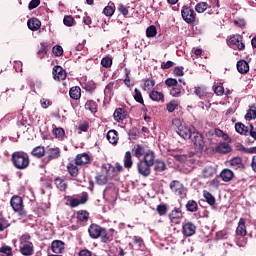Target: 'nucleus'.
Segmentation results:
<instances>
[{
  "instance_id": "9d476101",
  "label": "nucleus",
  "mask_w": 256,
  "mask_h": 256,
  "mask_svg": "<svg viewBox=\"0 0 256 256\" xmlns=\"http://www.w3.org/2000/svg\"><path fill=\"white\" fill-rule=\"evenodd\" d=\"M182 19L186 23H195V11L189 7H184L181 11Z\"/></svg>"
},
{
  "instance_id": "2f4dec72",
  "label": "nucleus",
  "mask_w": 256,
  "mask_h": 256,
  "mask_svg": "<svg viewBox=\"0 0 256 256\" xmlns=\"http://www.w3.org/2000/svg\"><path fill=\"white\" fill-rule=\"evenodd\" d=\"M203 197H204L206 203H208V205H211V206L215 205V201H216L215 196H213V194H211L209 191L204 190Z\"/></svg>"
},
{
  "instance_id": "a18cd8bd",
  "label": "nucleus",
  "mask_w": 256,
  "mask_h": 256,
  "mask_svg": "<svg viewBox=\"0 0 256 256\" xmlns=\"http://www.w3.org/2000/svg\"><path fill=\"white\" fill-rule=\"evenodd\" d=\"M242 165V160L240 157H234L230 160V167H233L234 169H239Z\"/></svg>"
},
{
  "instance_id": "58836bf2",
  "label": "nucleus",
  "mask_w": 256,
  "mask_h": 256,
  "mask_svg": "<svg viewBox=\"0 0 256 256\" xmlns=\"http://www.w3.org/2000/svg\"><path fill=\"white\" fill-rule=\"evenodd\" d=\"M85 109H87L91 113H97V103L93 100H89L85 104Z\"/></svg>"
},
{
  "instance_id": "864d4df0",
  "label": "nucleus",
  "mask_w": 256,
  "mask_h": 256,
  "mask_svg": "<svg viewBox=\"0 0 256 256\" xmlns=\"http://www.w3.org/2000/svg\"><path fill=\"white\" fill-rule=\"evenodd\" d=\"M181 86H174L171 90H170V95L172 97H181Z\"/></svg>"
},
{
  "instance_id": "20e7f679",
  "label": "nucleus",
  "mask_w": 256,
  "mask_h": 256,
  "mask_svg": "<svg viewBox=\"0 0 256 256\" xmlns=\"http://www.w3.org/2000/svg\"><path fill=\"white\" fill-rule=\"evenodd\" d=\"M235 243L238 247H245V235H247V226H245V220L240 218L238 226L236 228Z\"/></svg>"
},
{
  "instance_id": "c85d7f7f",
  "label": "nucleus",
  "mask_w": 256,
  "mask_h": 256,
  "mask_svg": "<svg viewBox=\"0 0 256 256\" xmlns=\"http://www.w3.org/2000/svg\"><path fill=\"white\" fill-rule=\"evenodd\" d=\"M132 151L137 159H141L145 155V147L141 144L135 145Z\"/></svg>"
},
{
  "instance_id": "1a4fd4ad",
  "label": "nucleus",
  "mask_w": 256,
  "mask_h": 256,
  "mask_svg": "<svg viewBox=\"0 0 256 256\" xmlns=\"http://www.w3.org/2000/svg\"><path fill=\"white\" fill-rule=\"evenodd\" d=\"M151 164L144 162L143 160H139L137 163L138 173L142 175V177H149L151 175Z\"/></svg>"
},
{
  "instance_id": "69168bd1",
  "label": "nucleus",
  "mask_w": 256,
  "mask_h": 256,
  "mask_svg": "<svg viewBox=\"0 0 256 256\" xmlns=\"http://www.w3.org/2000/svg\"><path fill=\"white\" fill-rule=\"evenodd\" d=\"M9 227V223H7V220L0 217V231H5Z\"/></svg>"
},
{
  "instance_id": "412c9836",
  "label": "nucleus",
  "mask_w": 256,
  "mask_h": 256,
  "mask_svg": "<svg viewBox=\"0 0 256 256\" xmlns=\"http://www.w3.org/2000/svg\"><path fill=\"white\" fill-rule=\"evenodd\" d=\"M106 139L111 143L112 145H117L119 141V134L117 133V130H110L107 132Z\"/></svg>"
},
{
  "instance_id": "a878e982",
  "label": "nucleus",
  "mask_w": 256,
  "mask_h": 256,
  "mask_svg": "<svg viewBox=\"0 0 256 256\" xmlns=\"http://www.w3.org/2000/svg\"><path fill=\"white\" fill-rule=\"evenodd\" d=\"M220 177H221L222 181H224V183H229V181H231V179H233L234 174H233V171L226 168L221 171Z\"/></svg>"
},
{
  "instance_id": "6e6d98bb",
  "label": "nucleus",
  "mask_w": 256,
  "mask_h": 256,
  "mask_svg": "<svg viewBox=\"0 0 256 256\" xmlns=\"http://www.w3.org/2000/svg\"><path fill=\"white\" fill-rule=\"evenodd\" d=\"M40 105H41L42 109H49V107H51V105H53V102H51V100H49V99L41 98Z\"/></svg>"
},
{
  "instance_id": "a211bd4d",
  "label": "nucleus",
  "mask_w": 256,
  "mask_h": 256,
  "mask_svg": "<svg viewBox=\"0 0 256 256\" xmlns=\"http://www.w3.org/2000/svg\"><path fill=\"white\" fill-rule=\"evenodd\" d=\"M140 161H144V163H148V165H155V152L153 150H148L144 153L143 158Z\"/></svg>"
},
{
  "instance_id": "dca6fc26",
  "label": "nucleus",
  "mask_w": 256,
  "mask_h": 256,
  "mask_svg": "<svg viewBox=\"0 0 256 256\" xmlns=\"http://www.w3.org/2000/svg\"><path fill=\"white\" fill-rule=\"evenodd\" d=\"M51 249L56 255H59V253L65 251V243L61 240H54L51 244Z\"/></svg>"
},
{
  "instance_id": "13d9d810",
  "label": "nucleus",
  "mask_w": 256,
  "mask_h": 256,
  "mask_svg": "<svg viewBox=\"0 0 256 256\" xmlns=\"http://www.w3.org/2000/svg\"><path fill=\"white\" fill-rule=\"evenodd\" d=\"M147 37H155L157 35V28L155 26H150L146 29Z\"/></svg>"
},
{
  "instance_id": "6ab92c4d",
  "label": "nucleus",
  "mask_w": 256,
  "mask_h": 256,
  "mask_svg": "<svg viewBox=\"0 0 256 256\" xmlns=\"http://www.w3.org/2000/svg\"><path fill=\"white\" fill-rule=\"evenodd\" d=\"M169 217L172 223H175L177 225V223H179V220L183 219V213L181 212V209L175 208L174 210H172Z\"/></svg>"
},
{
  "instance_id": "423d86ee",
  "label": "nucleus",
  "mask_w": 256,
  "mask_h": 256,
  "mask_svg": "<svg viewBox=\"0 0 256 256\" xmlns=\"http://www.w3.org/2000/svg\"><path fill=\"white\" fill-rule=\"evenodd\" d=\"M228 45L232 49H238V51H243L245 49V43H243V36L236 34L230 36L228 39Z\"/></svg>"
},
{
  "instance_id": "09e8293b",
  "label": "nucleus",
  "mask_w": 256,
  "mask_h": 256,
  "mask_svg": "<svg viewBox=\"0 0 256 256\" xmlns=\"http://www.w3.org/2000/svg\"><path fill=\"white\" fill-rule=\"evenodd\" d=\"M63 23L66 27H73L75 19L73 18V16L66 15L64 16Z\"/></svg>"
},
{
  "instance_id": "5701e85b",
  "label": "nucleus",
  "mask_w": 256,
  "mask_h": 256,
  "mask_svg": "<svg viewBox=\"0 0 256 256\" xmlns=\"http://www.w3.org/2000/svg\"><path fill=\"white\" fill-rule=\"evenodd\" d=\"M35 251L33 243L20 246V253L24 256H31Z\"/></svg>"
},
{
  "instance_id": "f3484780",
  "label": "nucleus",
  "mask_w": 256,
  "mask_h": 256,
  "mask_svg": "<svg viewBox=\"0 0 256 256\" xmlns=\"http://www.w3.org/2000/svg\"><path fill=\"white\" fill-rule=\"evenodd\" d=\"M215 173H217V169L212 165H208L202 169L201 177H203V179H209L213 177Z\"/></svg>"
},
{
  "instance_id": "6e6552de",
  "label": "nucleus",
  "mask_w": 256,
  "mask_h": 256,
  "mask_svg": "<svg viewBox=\"0 0 256 256\" xmlns=\"http://www.w3.org/2000/svg\"><path fill=\"white\" fill-rule=\"evenodd\" d=\"M190 139L192 140V143H194V147L197 151H203L205 148V140H203V135H201V133L194 130Z\"/></svg>"
},
{
  "instance_id": "2eb2a0df",
  "label": "nucleus",
  "mask_w": 256,
  "mask_h": 256,
  "mask_svg": "<svg viewBox=\"0 0 256 256\" xmlns=\"http://www.w3.org/2000/svg\"><path fill=\"white\" fill-rule=\"evenodd\" d=\"M13 211H21L23 209V198L21 196H13L10 200Z\"/></svg>"
},
{
  "instance_id": "f257e3e1",
  "label": "nucleus",
  "mask_w": 256,
  "mask_h": 256,
  "mask_svg": "<svg viewBox=\"0 0 256 256\" xmlns=\"http://www.w3.org/2000/svg\"><path fill=\"white\" fill-rule=\"evenodd\" d=\"M88 233L91 239H102L103 243H109V241L113 240V236L107 233V229L99 226L98 224H91L88 228Z\"/></svg>"
},
{
  "instance_id": "a19ab883",
  "label": "nucleus",
  "mask_w": 256,
  "mask_h": 256,
  "mask_svg": "<svg viewBox=\"0 0 256 256\" xmlns=\"http://www.w3.org/2000/svg\"><path fill=\"white\" fill-rule=\"evenodd\" d=\"M186 209L190 213H195L198 209L197 202L195 200H189L186 204Z\"/></svg>"
},
{
  "instance_id": "0eeeda50",
  "label": "nucleus",
  "mask_w": 256,
  "mask_h": 256,
  "mask_svg": "<svg viewBox=\"0 0 256 256\" xmlns=\"http://www.w3.org/2000/svg\"><path fill=\"white\" fill-rule=\"evenodd\" d=\"M170 189L172 193L178 195V197H185L187 195V190L185 186L179 180H174L170 183Z\"/></svg>"
},
{
  "instance_id": "338daca9",
  "label": "nucleus",
  "mask_w": 256,
  "mask_h": 256,
  "mask_svg": "<svg viewBox=\"0 0 256 256\" xmlns=\"http://www.w3.org/2000/svg\"><path fill=\"white\" fill-rule=\"evenodd\" d=\"M0 253H3L6 256L11 255V247L9 246H4L0 248Z\"/></svg>"
},
{
  "instance_id": "774afa93",
  "label": "nucleus",
  "mask_w": 256,
  "mask_h": 256,
  "mask_svg": "<svg viewBox=\"0 0 256 256\" xmlns=\"http://www.w3.org/2000/svg\"><path fill=\"white\" fill-rule=\"evenodd\" d=\"M248 135L256 141V129L253 127V124L250 125V130L248 131Z\"/></svg>"
},
{
  "instance_id": "aec40b11",
  "label": "nucleus",
  "mask_w": 256,
  "mask_h": 256,
  "mask_svg": "<svg viewBox=\"0 0 256 256\" xmlns=\"http://www.w3.org/2000/svg\"><path fill=\"white\" fill-rule=\"evenodd\" d=\"M90 157L87 153L78 154L75 158V165L83 166L89 163Z\"/></svg>"
},
{
  "instance_id": "9b49d317",
  "label": "nucleus",
  "mask_w": 256,
  "mask_h": 256,
  "mask_svg": "<svg viewBox=\"0 0 256 256\" xmlns=\"http://www.w3.org/2000/svg\"><path fill=\"white\" fill-rule=\"evenodd\" d=\"M196 231L197 227L192 222H186L182 226V233L184 237H193Z\"/></svg>"
},
{
  "instance_id": "4c0bfd02",
  "label": "nucleus",
  "mask_w": 256,
  "mask_h": 256,
  "mask_svg": "<svg viewBox=\"0 0 256 256\" xmlns=\"http://www.w3.org/2000/svg\"><path fill=\"white\" fill-rule=\"evenodd\" d=\"M109 181V174H100L96 176V182L98 185H107V182Z\"/></svg>"
},
{
  "instance_id": "bb28decb",
  "label": "nucleus",
  "mask_w": 256,
  "mask_h": 256,
  "mask_svg": "<svg viewBox=\"0 0 256 256\" xmlns=\"http://www.w3.org/2000/svg\"><path fill=\"white\" fill-rule=\"evenodd\" d=\"M216 151L222 154L231 153V145L227 142H221L217 145Z\"/></svg>"
},
{
  "instance_id": "e2e57ef3",
  "label": "nucleus",
  "mask_w": 256,
  "mask_h": 256,
  "mask_svg": "<svg viewBox=\"0 0 256 256\" xmlns=\"http://www.w3.org/2000/svg\"><path fill=\"white\" fill-rule=\"evenodd\" d=\"M214 93H216L218 96H221L225 93V88L221 85L213 86Z\"/></svg>"
},
{
  "instance_id": "37998d69",
  "label": "nucleus",
  "mask_w": 256,
  "mask_h": 256,
  "mask_svg": "<svg viewBox=\"0 0 256 256\" xmlns=\"http://www.w3.org/2000/svg\"><path fill=\"white\" fill-rule=\"evenodd\" d=\"M77 219L78 221H89V212L82 210V211H78L77 213Z\"/></svg>"
},
{
  "instance_id": "4468645a",
  "label": "nucleus",
  "mask_w": 256,
  "mask_h": 256,
  "mask_svg": "<svg viewBox=\"0 0 256 256\" xmlns=\"http://www.w3.org/2000/svg\"><path fill=\"white\" fill-rule=\"evenodd\" d=\"M47 161H52V159H59L61 157V150L59 148H48L45 152Z\"/></svg>"
},
{
  "instance_id": "603ef678",
  "label": "nucleus",
  "mask_w": 256,
  "mask_h": 256,
  "mask_svg": "<svg viewBox=\"0 0 256 256\" xmlns=\"http://www.w3.org/2000/svg\"><path fill=\"white\" fill-rule=\"evenodd\" d=\"M104 15H106V17H112V15L115 13V6L110 5V6H106L103 10Z\"/></svg>"
},
{
  "instance_id": "052dcab7",
  "label": "nucleus",
  "mask_w": 256,
  "mask_h": 256,
  "mask_svg": "<svg viewBox=\"0 0 256 256\" xmlns=\"http://www.w3.org/2000/svg\"><path fill=\"white\" fill-rule=\"evenodd\" d=\"M177 79H174V78H168L165 80V85L167 87H177Z\"/></svg>"
},
{
  "instance_id": "0e129e2a",
  "label": "nucleus",
  "mask_w": 256,
  "mask_h": 256,
  "mask_svg": "<svg viewBox=\"0 0 256 256\" xmlns=\"http://www.w3.org/2000/svg\"><path fill=\"white\" fill-rule=\"evenodd\" d=\"M96 87H97V84H95V82L93 81H88L86 83V91H95Z\"/></svg>"
},
{
  "instance_id": "49530a36",
  "label": "nucleus",
  "mask_w": 256,
  "mask_h": 256,
  "mask_svg": "<svg viewBox=\"0 0 256 256\" xmlns=\"http://www.w3.org/2000/svg\"><path fill=\"white\" fill-rule=\"evenodd\" d=\"M53 135L56 139H63L65 137V130L63 128H54Z\"/></svg>"
},
{
  "instance_id": "39448f33",
  "label": "nucleus",
  "mask_w": 256,
  "mask_h": 256,
  "mask_svg": "<svg viewBox=\"0 0 256 256\" xmlns=\"http://www.w3.org/2000/svg\"><path fill=\"white\" fill-rule=\"evenodd\" d=\"M89 199L87 192H82L80 197L65 196L66 205L72 208L79 207V205H85Z\"/></svg>"
},
{
  "instance_id": "f8f14e48",
  "label": "nucleus",
  "mask_w": 256,
  "mask_h": 256,
  "mask_svg": "<svg viewBox=\"0 0 256 256\" xmlns=\"http://www.w3.org/2000/svg\"><path fill=\"white\" fill-rule=\"evenodd\" d=\"M52 74L55 81H65L67 79V72L61 66H54Z\"/></svg>"
},
{
  "instance_id": "c9c22d12",
  "label": "nucleus",
  "mask_w": 256,
  "mask_h": 256,
  "mask_svg": "<svg viewBox=\"0 0 256 256\" xmlns=\"http://www.w3.org/2000/svg\"><path fill=\"white\" fill-rule=\"evenodd\" d=\"M54 183H55L57 189H59V191H66L67 190V183L65 182L64 179L56 178Z\"/></svg>"
},
{
  "instance_id": "f704fd0d",
  "label": "nucleus",
  "mask_w": 256,
  "mask_h": 256,
  "mask_svg": "<svg viewBox=\"0 0 256 256\" xmlns=\"http://www.w3.org/2000/svg\"><path fill=\"white\" fill-rule=\"evenodd\" d=\"M166 169L167 166L162 160L154 161V170L157 171V173H162V171H165Z\"/></svg>"
},
{
  "instance_id": "c756f323",
  "label": "nucleus",
  "mask_w": 256,
  "mask_h": 256,
  "mask_svg": "<svg viewBox=\"0 0 256 256\" xmlns=\"http://www.w3.org/2000/svg\"><path fill=\"white\" fill-rule=\"evenodd\" d=\"M69 94L71 99L77 101V99H81V88L79 86L72 87Z\"/></svg>"
},
{
  "instance_id": "72a5a7b5",
  "label": "nucleus",
  "mask_w": 256,
  "mask_h": 256,
  "mask_svg": "<svg viewBox=\"0 0 256 256\" xmlns=\"http://www.w3.org/2000/svg\"><path fill=\"white\" fill-rule=\"evenodd\" d=\"M124 167L126 169H131L133 167V160L131 158V152L127 151L124 156Z\"/></svg>"
},
{
  "instance_id": "ddd939ff",
  "label": "nucleus",
  "mask_w": 256,
  "mask_h": 256,
  "mask_svg": "<svg viewBox=\"0 0 256 256\" xmlns=\"http://www.w3.org/2000/svg\"><path fill=\"white\" fill-rule=\"evenodd\" d=\"M119 87H121V85L119 84V81L110 82L104 89L105 97H108V99H111L113 97V89H119Z\"/></svg>"
},
{
  "instance_id": "f03ea898",
  "label": "nucleus",
  "mask_w": 256,
  "mask_h": 256,
  "mask_svg": "<svg viewBox=\"0 0 256 256\" xmlns=\"http://www.w3.org/2000/svg\"><path fill=\"white\" fill-rule=\"evenodd\" d=\"M172 125L174 129H176V133L182 137V139H191V136L195 132V127L193 126H186L181 122V119L175 118L172 121Z\"/></svg>"
},
{
  "instance_id": "8fccbe9b",
  "label": "nucleus",
  "mask_w": 256,
  "mask_h": 256,
  "mask_svg": "<svg viewBox=\"0 0 256 256\" xmlns=\"http://www.w3.org/2000/svg\"><path fill=\"white\" fill-rule=\"evenodd\" d=\"M207 7V3L200 2L195 6V11H197V13H204L205 11H207Z\"/></svg>"
},
{
  "instance_id": "393cba45",
  "label": "nucleus",
  "mask_w": 256,
  "mask_h": 256,
  "mask_svg": "<svg viewBox=\"0 0 256 256\" xmlns=\"http://www.w3.org/2000/svg\"><path fill=\"white\" fill-rule=\"evenodd\" d=\"M113 117L117 123H120V121H124V119L127 117V113L125 112V109L117 108L114 111Z\"/></svg>"
},
{
  "instance_id": "3c124183",
  "label": "nucleus",
  "mask_w": 256,
  "mask_h": 256,
  "mask_svg": "<svg viewBox=\"0 0 256 256\" xmlns=\"http://www.w3.org/2000/svg\"><path fill=\"white\" fill-rule=\"evenodd\" d=\"M134 99L137 103H140L141 105H143L144 101H143V95L141 94V91H139V89L135 88L134 90Z\"/></svg>"
},
{
  "instance_id": "4be33fe9",
  "label": "nucleus",
  "mask_w": 256,
  "mask_h": 256,
  "mask_svg": "<svg viewBox=\"0 0 256 256\" xmlns=\"http://www.w3.org/2000/svg\"><path fill=\"white\" fill-rule=\"evenodd\" d=\"M238 73L245 75V73H249V63L245 60H240L236 64Z\"/></svg>"
},
{
  "instance_id": "c03bdc74",
  "label": "nucleus",
  "mask_w": 256,
  "mask_h": 256,
  "mask_svg": "<svg viewBox=\"0 0 256 256\" xmlns=\"http://www.w3.org/2000/svg\"><path fill=\"white\" fill-rule=\"evenodd\" d=\"M19 241H20V247L23 245H29V244L33 243V242H31V235H29L27 233L22 235L20 237Z\"/></svg>"
},
{
  "instance_id": "de8ad7c7",
  "label": "nucleus",
  "mask_w": 256,
  "mask_h": 256,
  "mask_svg": "<svg viewBox=\"0 0 256 256\" xmlns=\"http://www.w3.org/2000/svg\"><path fill=\"white\" fill-rule=\"evenodd\" d=\"M155 87V80L147 79L144 81L143 89L144 91H151Z\"/></svg>"
},
{
  "instance_id": "5fc2aeb1",
  "label": "nucleus",
  "mask_w": 256,
  "mask_h": 256,
  "mask_svg": "<svg viewBox=\"0 0 256 256\" xmlns=\"http://www.w3.org/2000/svg\"><path fill=\"white\" fill-rule=\"evenodd\" d=\"M102 67H105L106 69H109L113 65V60L110 57H104L101 60Z\"/></svg>"
},
{
  "instance_id": "7ed1b4c3",
  "label": "nucleus",
  "mask_w": 256,
  "mask_h": 256,
  "mask_svg": "<svg viewBox=\"0 0 256 256\" xmlns=\"http://www.w3.org/2000/svg\"><path fill=\"white\" fill-rule=\"evenodd\" d=\"M12 162L16 169H27L29 167V155L25 152H14L12 154Z\"/></svg>"
},
{
  "instance_id": "cd10ccee",
  "label": "nucleus",
  "mask_w": 256,
  "mask_h": 256,
  "mask_svg": "<svg viewBox=\"0 0 256 256\" xmlns=\"http://www.w3.org/2000/svg\"><path fill=\"white\" fill-rule=\"evenodd\" d=\"M149 97L152 99V101H156L157 103L165 101V95L159 91L154 90L150 92Z\"/></svg>"
},
{
  "instance_id": "bf43d9fd",
  "label": "nucleus",
  "mask_w": 256,
  "mask_h": 256,
  "mask_svg": "<svg viewBox=\"0 0 256 256\" xmlns=\"http://www.w3.org/2000/svg\"><path fill=\"white\" fill-rule=\"evenodd\" d=\"M39 5H41V0H31L28 5V9L30 11H33V9H37V7H39Z\"/></svg>"
},
{
  "instance_id": "4d7b16f0",
  "label": "nucleus",
  "mask_w": 256,
  "mask_h": 256,
  "mask_svg": "<svg viewBox=\"0 0 256 256\" xmlns=\"http://www.w3.org/2000/svg\"><path fill=\"white\" fill-rule=\"evenodd\" d=\"M52 53L55 57H61L63 55V47L56 45L52 48Z\"/></svg>"
},
{
  "instance_id": "ea45409f",
  "label": "nucleus",
  "mask_w": 256,
  "mask_h": 256,
  "mask_svg": "<svg viewBox=\"0 0 256 256\" xmlns=\"http://www.w3.org/2000/svg\"><path fill=\"white\" fill-rule=\"evenodd\" d=\"M246 121H251L252 119H256V107L251 106L245 115Z\"/></svg>"
},
{
  "instance_id": "473e14b6",
  "label": "nucleus",
  "mask_w": 256,
  "mask_h": 256,
  "mask_svg": "<svg viewBox=\"0 0 256 256\" xmlns=\"http://www.w3.org/2000/svg\"><path fill=\"white\" fill-rule=\"evenodd\" d=\"M235 129L240 135H249V129L243 123H236Z\"/></svg>"
},
{
  "instance_id": "b1692460",
  "label": "nucleus",
  "mask_w": 256,
  "mask_h": 256,
  "mask_svg": "<svg viewBox=\"0 0 256 256\" xmlns=\"http://www.w3.org/2000/svg\"><path fill=\"white\" fill-rule=\"evenodd\" d=\"M27 26L30 31H39V29H41V21L37 18H32L28 20Z\"/></svg>"
},
{
  "instance_id": "680f3d73",
  "label": "nucleus",
  "mask_w": 256,
  "mask_h": 256,
  "mask_svg": "<svg viewBox=\"0 0 256 256\" xmlns=\"http://www.w3.org/2000/svg\"><path fill=\"white\" fill-rule=\"evenodd\" d=\"M118 11H119V13L124 15V17H127V15H129V8H127V6H125L123 4L119 5Z\"/></svg>"
},
{
  "instance_id": "e433bc0d",
  "label": "nucleus",
  "mask_w": 256,
  "mask_h": 256,
  "mask_svg": "<svg viewBox=\"0 0 256 256\" xmlns=\"http://www.w3.org/2000/svg\"><path fill=\"white\" fill-rule=\"evenodd\" d=\"M68 173L71 175V177H77L79 175V168H77V165L73 163H69L67 166Z\"/></svg>"
},
{
  "instance_id": "7c9ffc66",
  "label": "nucleus",
  "mask_w": 256,
  "mask_h": 256,
  "mask_svg": "<svg viewBox=\"0 0 256 256\" xmlns=\"http://www.w3.org/2000/svg\"><path fill=\"white\" fill-rule=\"evenodd\" d=\"M32 155L37 157V159H41L46 153L45 148L43 146H37L32 150Z\"/></svg>"
},
{
  "instance_id": "79ce46f5",
  "label": "nucleus",
  "mask_w": 256,
  "mask_h": 256,
  "mask_svg": "<svg viewBox=\"0 0 256 256\" xmlns=\"http://www.w3.org/2000/svg\"><path fill=\"white\" fill-rule=\"evenodd\" d=\"M177 107H179V101L177 100H172L166 105L168 113H173Z\"/></svg>"
}]
</instances>
